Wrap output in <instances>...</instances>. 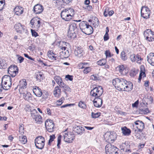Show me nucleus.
<instances>
[{
	"label": "nucleus",
	"mask_w": 154,
	"mask_h": 154,
	"mask_svg": "<svg viewBox=\"0 0 154 154\" xmlns=\"http://www.w3.org/2000/svg\"><path fill=\"white\" fill-rule=\"evenodd\" d=\"M140 72L139 74V75L143 76V78L145 77L146 76V75L145 73V69L144 66L143 65H142L140 66Z\"/></svg>",
	"instance_id": "32"
},
{
	"label": "nucleus",
	"mask_w": 154,
	"mask_h": 154,
	"mask_svg": "<svg viewBox=\"0 0 154 154\" xmlns=\"http://www.w3.org/2000/svg\"><path fill=\"white\" fill-rule=\"evenodd\" d=\"M14 68H15V69L12 72V74L11 75V76L12 77H14L18 73V67L16 66H14Z\"/></svg>",
	"instance_id": "38"
},
{
	"label": "nucleus",
	"mask_w": 154,
	"mask_h": 154,
	"mask_svg": "<svg viewBox=\"0 0 154 154\" xmlns=\"http://www.w3.org/2000/svg\"><path fill=\"white\" fill-rule=\"evenodd\" d=\"M106 63V60L105 59H102L97 62V64L102 66H104Z\"/></svg>",
	"instance_id": "37"
},
{
	"label": "nucleus",
	"mask_w": 154,
	"mask_h": 154,
	"mask_svg": "<svg viewBox=\"0 0 154 154\" xmlns=\"http://www.w3.org/2000/svg\"><path fill=\"white\" fill-rule=\"evenodd\" d=\"M60 89L58 86L56 87L54 91V94L55 97H59L60 95Z\"/></svg>",
	"instance_id": "30"
},
{
	"label": "nucleus",
	"mask_w": 154,
	"mask_h": 154,
	"mask_svg": "<svg viewBox=\"0 0 154 154\" xmlns=\"http://www.w3.org/2000/svg\"><path fill=\"white\" fill-rule=\"evenodd\" d=\"M109 38V36L108 34H105L104 37L103 39L104 41H106L108 40Z\"/></svg>",
	"instance_id": "63"
},
{
	"label": "nucleus",
	"mask_w": 154,
	"mask_h": 154,
	"mask_svg": "<svg viewBox=\"0 0 154 154\" xmlns=\"http://www.w3.org/2000/svg\"><path fill=\"white\" fill-rule=\"evenodd\" d=\"M14 11L16 15L19 16L23 14V8L20 6H17L14 9Z\"/></svg>",
	"instance_id": "23"
},
{
	"label": "nucleus",
	"mask_w": 154,
	"mask_h": 154,
	"mask_svg": "<svg viewBox=\"0 0 154 154\" xmlns=\"http://www.w3.org/2000/svg\"><path fill=\"white\" fill-rule=\"evenodd\" d=\"M124 88L123 89L122 91H131L133 88V85L132 83L130 82H128L124 84Z\"/></svg>",
	"instance_id": "17"
},
{
	"label": "nucleus",
	"mask_w": 154,
	"mask_h": 154,
	"mask_svg": "<svg viewBox=\"0 0 154 154\" xmlns=\"http://www.w3.org/2000/svg\"><path fill=\"white\" fill-rule=\"evenodd\" d=\"M67 11L69 14L71 15L72 17L73 16L75 12L73 8H70L68 10H67Z\"/></svg>",
	"instance_id": "43"
},
{
	"label": "nucleus",
	"mask_w": 154,
	"mask_h": 154,
	"mask_svg": "<svg viewBox=\"0 0 154 154\" xmlns=\"http://www.w3.org/2000/svg\"><path fill=\"white\" fill-rule=\"evenodd\" d=\"M64 99L63 97H61L60 99L56 102V104L57 105L60 106L63 102V100H64Z\"/></svg>",
	"instance_id": "51"
},
{
	"label": "nucleus",
	"mask_w": 154,
	"mask_h": 154,
	"mask_svg": "<svg viewBox=\"0 0 154 154\" xmlns=\"http://www.w3.org/2000/svg\"><path fill=\"white\" fill-rule=\"evenodd\" d=\"M19 140L23 144H25L27 142V139L26 136H20Z\"/></svg>",
	"instance_id": "36"
},
{
	"label": "nucleus",
	"mask_w": 154,
	"mask_h": 154,
	"mask_svg": "<svg viewBox=\"0 0 154 154\" xmlns=\"http://www.w3.org/2000/svg\"><path fill=\"white\" fill-rule=\"evenodd\" d=\"M121 130L123 134L125 136H129L131 133V130L126 126L121 128Z\"/></svg>",
	"instance_id": "22"
},
{
	"label": "nucleus",
	"mask_w": 154,
	"mask_h": 154,
	"mask_svg": "<svg viewBox=\"0 0 154 154\" xmlns=\"http://www.w3.org/2000/svg\"><path fill=\"white\" fill-rule=\"evenodd\" d=\"M106 141L108 143H113L116 139V134L113 132H107L104 135Z\"/></svg>",
	"instance_id": "6"
},
{
	"label": "nucleus",
	"mask_w": 154,
	"mask_h": 154,
	"mask_svg": "<svg viewBox=\"0 0 154 154\" xmlns=\"http://www.w3.org/2000/svg\"><path fill=\"white\" fill-rule=\"evenodd\" d=\"M69 32L70 31L78 32V28L76 24L75 23H71L69 26Z\"/></svg>",
	"instance_id": "25"
},
{
	"label": "nucleus",
	"mask_w": 154,
	"mask_h": 154,
	"mask_svg": "<svg viewBox=\"0 0 154 154\" xmlns=\"http://www.w3.org/2000/svg\"><path fill=\"white\" fill-rule=\"evenodd\" d=\"M109 11V8H106L104 12V15L105 17H107L108 15V13Z\"/></svg>",
	"instance_id": "58"
},
{
	"label": "nucleus",
	"mask_w": 154,
	"mask_h": 154,
	"mask_svg": "<svg viewBox=\"0 0 154 154\" xmlns=\"http://www.w3.org/2000/svg\"><path fill=\"white\" fill-rule=\"evenodd\" d=\"M14 66H11L8 68V73L11 75L12 74V72L15 69L14 68Z\"/></svg>",
	"instance_id": "46"
},
{
	"label": "nucleus",
	"mask_w": 154,
	"mask_h": 154,
	"mask_svg": "<svg viewBox=\"0 0 154 154\" xmlns=\"http://www.w3.org/2000/svg\"><path fill=\"white\" fill-rule=\"evenodd\" d=\"M105 54L106 57H111V53L109 50H107L105 51Z\"/></svg>",
	"instance_id": "61"
},
{
	"label": "nucleus",
	"mask_w": 154,
	"mask_h": 154,
	"mask_svg": "<svg viewBox=\"0 0 154 154\" xmlns=\"http://www.w3.org/2000/svg\"><path fill=\"white\" fill-rule=\"evenodd\" d=\"M17 56L18 57V60L19 61V63H21L24 60V58L21 57L19 55H17Z\"/></svg>",
	"instance_id": "56"
},
{
	"label": "nucleus",
	"mask_w": 154,
	"mask_h": 154,
	"mask_svg": "<svg viewBox=\"0 0 154 154\" xmlns=\"http://www.w3.org/2000/svg\"><path fill=\"white\" fill-rule=\"evenodd\" d=\"M31 31L32 36H34L35 37H36L38 36V33L36 32L34 30L32 29H31Z\"/></svg>",
	"instance_id": "59"
},
{
	"label": "nucleus",
	"mask_w": 154,
	"mask_h": 154,
	"mask_svg": "<svg viewBox=\"0 0 154 154\" xmlns=\"http://www.w3.org/2000/svg\"><path fill=\"white\" fill-rule=\"evenodd\" d=\"M72 17L71 15H70V14H67L66 16L65 19H64L63 20L66 21H68L69 20L71 19H72Z\"/></svg>",
	"instance_id": "57"
},
{
	"label": "nucleus",
	"mask_w": 154,
	"mask_h": 154,
	"mask_svg": "<svg viewBox=\"0 0 154 154\" xmlns=\"http://www.w3.org/2000/svg\"><path fill=\"white\" fill-rule=\"evenodd\" d=\"M78 106L80 107L83 109H85L86 108V105L85 103L82 101H80L78 104Z\"/></svg>",
	"instance_id": "47"
},
{
	"label": "nucleus",
	"mask_w": 154,
	"mask_h": 154,
	"mask_svg": "<svg viewBox=\"0 0 154 154\" xmlns=\"http://www.w3.org/2000/svg\"><path fill=\"white\" fill-rule=\"evenodd\" d=\"M118 148L110 143L107 144L105 146L106 154H118Z\"/></svg>",
	"instance_id": "4"
},
{
	"label": "nucleus",
	"mask_w": 154,
	"mask_h": 154,
	"mask_svg": "<svg viewBox=\"0 0 154 154\" xmlns=\"http://www.w3.org/2000/svg\"><path fill=\"white\" fill-rule=\"evenodd\" d=\"M117 69L120 72H122L124 69V66L123 65H119L117 66Z\"/></svg>",
	"instance_id": "53"
},
{
	"label": "nucleus",
	"mask_w": 154,
	"mask_h": 154,
	"mask_svg": "<svg viewBox=\"0 0 154 154\" xmlns=\"http://www.w3.org/2000/svg\"><path fill=\"white\" fill-rule=\"evenodd\" d=\"M74 54L76 56L81 57L83 55L84 52L82 48L78 47L75 49Z\"/></svg>",
	"instance_id": "21"
},
{
	"label": "nucleus",
	"mask_w": 154,
	"mask_h": 154,
	"mask_svg": "<svg viewBox=\"0 0 154 154\" xmlns=\"http://www.w3.org/2000/svg\"><path fill=\"white\" fill-rule=\"evenodd\" d=\"M45 138L42 136L37 137L35 139V143L36 147L38 149H43L45 145Z\"/></svg>",
	"instance_id": "5"
},
{
	"label": "nucleus",
	"mask_w": 154,
	"mask_h": 154,
	"mask_svg": "<svg viewBox=\"0 0 154 154\" xmlns=\"http://www.w3.org/2000/svg\"><path fill=\"white\" fill-rule=\"evenodd\" d=\"M12 84H9L5 83H4V86H3V89L6 90L9 89L11 86Z\"/></svg>",
	"instance_id": "44"
},
{
	"label": "nucleus",
	"mask_w": 154,
	"mask_h": 154,
	"mask_svg": "<svg viewBox=\"0 0 154 154\" xmlns=\"http://www.w3.org/2000/svg\"><path fill=\"white\" fill-rule=\"evenodd\" d=\"M74 105V104H67L62 106H61V108H65L69 106H73Z\"/></svg>",
	"instance_id": "62"
},
{
	"label": "nucleus",
	"mask_w": 154,
	"mask_h": 154,
	"mask_svg": "<svg viewBox=\"0 0 154 154\" xmlns=\"http://www.w3.org/2000/svg\"><path fill=\"white\" fill-rule=\"evenodd\" d=\"M94 100L96 101V103H98L100 106H102L103 103V100L100 97H95Z\"/></svg>",
	"instance_id": "39"
},
{
	"label": "nucleus",
	"mask_w": 154,
	"mask_h": 154,
	"mask_svg": "<svg viewBox=\"0 0 154 154\" xmlns=\"http://www.w3.org/2000/svg\"><path fill=\"white\" fill-rule=\"evenodd\" d=\"M93 102V103L94 104V106H95L96 107H101L100 105H99V104H98V103H96V101L94 100Z\"/></svg>",
	"instance_id": "64"
},
{
	"label": "nucleus",
	"mask_w": 154,
	"mask_h": 154,
	"mask_svg": "<svg viewBox=\"0 0 154 154\" xmlns=\"http://www.w3.org/2000/svg\"><path fill=\"white\" fill-rule=\"evenodd\" d=\"M23 94V97L24 99L26 100H27L28 101H32V95L29 92H27L24 93Z\"/></svg>",
	"instance_id": "27"
},
{
	"label": "nucleus",
	"mask_w": 154,
	"mask_h": 154,
	"mask_svg": "<svg viewBox=\"0 0 154 154\" xmlns=\"http://www.w3.org/2000/svg\"><path fill=\"white\" fill-rule=\"evenodd\" d=\"M68 14L67 11V9H66L62 11L61 13V16L62 19L63 20L65 19L66 16V15Z\"/></svg>",
	"instance_id": "40"
},
{
	"label": "nucleus",
	"mask_w": 154,
	"mask_h": 154,
	"mask_svg": "<svg viewBox=\"0 0 154 154\" xmlns=\"http://www.w3.org/2000/svg\"><path fill=\"white\" fill-rule=\"evenodd\" d=\"M66 130L64 131V135H63L64 140L66 142L71 143L75 139L74 135L72 134L71 132L66 133Z\"/></svg>",
	"instance_id": "11"
},
{
	"label": "nucleus",
	"mask_w": 154,
	"mask_h": 154,
	"mask_svg": "<svg viewBox=\"0 0 154 154\" xmlns=\"http://www.w3.org/2000/svg\"><path fill=\"white\" fill-rule=\"evenodd\" d=\"M27 83L25 79H23L19 82V91L20 94H24L27 92L26 91Z\"/></svg>",
	"instance_id": "8"
},
{
	"label": "nucleus",
	"mask_w": 154,
	"mask_h": 154,
	"mask_svg": "<svg viewBox=\"0 0 154 154\" xmlns=\"http://www.w3.org/2000/svg\"><path fill=\"white\" fill-rule=\"evenodd\" d=\"M31 115L32 118L35 120L36 122L38 124H41L42 123V118L38 113L35 109L31 111Z\"/></svg>",
	"instance_id": "10"
},
{
	"label": "nucleus",
	"mask_w": 154,
	"mask_h": 154,
	"mask_svg": "<svg viewBox=\"0 0 154 154\" xmlns=\"http://www.w3.org/2000/svg\"><path fill=\"white\" fill-rule=\"evenodd\" d=\"M60 57L61 59L66 58L69 55V52L68 50L66 51H61L60 53Z\"/></svg>",
	"instance_id": "26"
},
{
	"label": "nucleus",
	"mask_w": 154,
	"mask_h": 154,
	"mask_svg": "<svg viewBox=\"0 0 154 154\" xmlns=\"http://www.w3.org/2000/svg\"><path fill=\"white\" fill-rule=\"evenodd\" d=\"M122 145L124 146V148L126 149V152L129 151H130V149H127V148H129L130 146V145H128V143H124L122 144Z\"/></svg>",
	"instance_id": "54"
},
{
	"label": "nucleus",
	"mask_w": 154,
	"mask_h": 154,
	"mask_svg": "<svg viewBox=\"0 0 154 154\" xmlns=\"http://www.w3.org/2000/svg\"><path fill=\"white\" fill-rule=\"evenodd\" d=\"M55 55H56V54L54 53H53L51 50L49 51L48 52L47 55L48 57L51 60L54 59L55 60H57V56H55Z\"/></svg>",
	"instance_id": "29"
},
{
	"label": "nucleus",
	"mask_w": 154,
	"mask_h": 154,
	"mask_svg": "<svg viewBox=\"0 0 154 154\" xmlns=\"http://www.w3.org/2000/svg\"><path fill=\"white\" fill-rule=\"evenodd\" d=\"M39 18L38 17H34L30 21V23L34 27L38 29L40 26V21Z\"/></svg>",
	"instance_id": "13"
},
{
	"label": "nucleus",
	"mask_w": 154,
	"mask_h": 154,
	"mask_svg": "<svg viewBox=\"0 0 154 154\" xmlns=\"http://www.w3.org/2000/svg\"><path fill=\"white\" fill-rule=\"evenodd\" d=\"M24 125L23 124L20 125L19 132L20 134L23 135L24 133Z\"/></svg>",
	"instance_id": "42"
},
{
	"label": "nucleus",
	"mask_w": 154,
	"mask_h": 154,
	"mask_svg": "<svg viewBox=\"0 0 154 154\" xmlns=\"http://www.w3.org/2000/svg\"><path fill=\"white\" fill-rule=\"evenodd\" d=\"M100 113H94L92 112L91 116L93 118L95 119L100 116Z\"/></svg>",
	"instance_id": "48"
},
{
	"label": "nucleus",
	"mask_w": 154,
	"mask_h": 154,
	"mask_svg": "<svg viewBox=\"0 0 154 154\" xmlns=\"http://www.w3.org/2000/svg\"><path fill=\"white\" fill-rule=\"evenodd\" d=\"M91 70V68L90 67H85L83 70V72L85 74H87Z\"/></svg>",
	"instance_id": "50"
},
{
	"label": "nucleus",
	"mask_w": 154,
	"mask_h": 154,
	"mask_svg": "<svg viewBox=\"0 0 154 154\" xmlns=\"http://www.w3.org/2000/svg\"><path fill=\"white\" fill-rule=\"evenodd\" d=\"M45 125L46 129L49 132H52L54 131V123L51 120H47L45 122Z\"/></svg>",
	"instance_id": "12"
},
{
	"label": "nucleus",
	"mask_w": 154,
	"mask_h": 154,
	"mask_svg": "<svg viewBox=\"0 0 154 154\" xmlns=\"http://www.w3.org/2000/svg\"><path fill=\"white\" fill-rule=\"evenodd\" d=\"M50 138L48 142V144L49 145L51 144V143L54 140V139L55 138L54 135H50Z\"/></svg>",
	"instance_id": "52"
},
{
	"label": "nucleus",
	"mask_w": 154,
	"mask_h": 154,
	"mask_svg": "<svg viewBox=\"0 0 154 154\" xmlns=\"http://www.w3.org/2000/svg\"><path fill=\"white\" fill-rule=\"evenodd\" d=\"M33 88L32 91L35 95L38 97H41L42 95L41 89L36 86L33 87Z\"/></svg>",
	"instance_id": "19"
},
{
	"label": "nucleus",
	"mask_w": 154,
	"mask_h": 154,
	"mask_svg": "<svg viewBox=\"0 0 154 154\" xmlns=\"http://www.w3.org/2000/svg\"><path fill=\"white\" fill-rule=\"evenodd\" d=\"M103 93V90L102 86H98L92 89L90 92L91 95L95 97H100Z\"/></svg>",
	"instance_id": "3"
},
{
	"label": "nucleus",
	"mask_w": 154,
	"mask_h": 154,
	"mask_svg": "<svg viewBox=\"0 0 154 154\" xmlns=\"http://www.w3.org/2000/svg\"><path fill=\"white\" fill-rule=\"evenodd\" d=\"M73 129L74 131L80 135L84 133L85 130L84 128L80 126H75L73 127Z\"/></svg>",
	"instance_id": "15"
},
{
	"label": "nucleus",
	"mask_w": 154,
	"mask_h": 154,
	"mask_svg": "<svg viewBox=\"0 0 154 154\" xmlns=\"http://www.w3.org/2000/svg\"><path fill=\"white\" fill-rule=\"evenodd\" d=\"M23 25H22L20 23L16 24L14 26V28L16 30V32L20 33H22V28Z\"/></svg>",
	"instance_id": "28"
},
{
	"label": "nucleus",
	"mask_w": 154,
	"mask_h": 154,
	"mask_svg": "<svg viewBox=\"0 0 154 154\" xmlns=\"http://www.w3.org/2000/svg\"><path fill=\"white\" fill-rule=\"evenodd\" d=\"M43 6L40 4H37L35 5L33 8V11L36 14L41 13L43 11Z\"/></svg>",
	"instance_id": "16"
},
{
	"label": "nucleus",
	"mask_w": 154,
	"mask_h": 154,
	"mask_svg": "<svg viewBox=\"0 0 154 154\" xmlns=\"http://www.w3.org/2000/svg\"><path fill=\"white\" fill-rule=\"evenodd\" d=\"M151 11L147 7L143 6L141 10V16L144 18L147 19L149 17Z\"/></svg>",
	"instance_id": "9"
},
{
	"label": "nucleus",
	"mask_w": 154,
	"mask_h": 154,
	"mask_svg": "<svg viewBox=\"0 0 154 154\" xmlns=\"http://www.w3.org/2000/svg\"><path fill=\"white\" fill-rule=\"evenodd\" d=\"M61 137L62 136L61 135H60L58 136L57 138V148L59 149H60V145L61 144Z\"/></svg>",
	"instance_id": "45"
},
{
	"label": "nucleus",
	"mask_w": 154,
	"mask_h": 154,
	"mask_svg": "<svg viewBox=\"0 0 154 154\" xmlns=\"http://www.w3.org/2000/svg\"><path fill=\"white\" fill-rule=\"evenodd\" d=\"M22 28V33H27V30L26 27L24 26H23Z\"/></svg>",
	"instance_id": "60"
},
{
	"label": "nucleus",
	"mask_w": 154,
	"mask_h": 154,
	"mask_svg": "<svg viewBox=\"0 0 154 154\" xmlns=\"http://www.w3.org/2000/svg\"><path fill=\"white\" fill-rule=\"evenodd\" d=\"M130 59L132 62L136 61L138 63H141V58L138 54L135 55L134 54H132L130 55Z\"/></svg>",
	"instance_id": "18"
},
{
	"label": "nucleus",
	"mask_w": 154,
	"mask_h": 154,
	"mask_svg": "<svg viewBox=\"0 0 154 154\" xmlns=\"http://www.w3.org/2000/svg\"><path fill=\"white\" fill-rule=\"evenodd\" d=\"M60 87L61 88H63L64 90L65 91L69 92L71 91V89L64 82L62 85H60Z\"/></svg>",
	"instance_id": "35"
},
{
	"label": "nucleus",
	"mask_w": 154,
	"mask_h": 154,
	"mask_svg": "<svg viewBox=\"0 0 154 154\" xmlns=\"http://www.w3.org/2000/svg\"><path fill=\"white\" fill-rule=\"evenodd\" d=\"M41 72H40L39 73L36 75V79L37 80L40 82L41 80V78L42 76V75L41 74Z\"/></svg>",
	"instance_id": "55"
},
{
	"label": "nucleus",
	"mask_w": 154,
	"mask_h": 154,
	"mask_svg": "<svg viewBox=\"0 0 154 154\" xmlns=\"http://www.w3.org/2000/svg\"><path fill=\"white\" fill-rule=\"evenodd\" d=\"M78 32L70 31V32H69V31H68V35L71 39H74L76 37V33H77Z\"/></svg>",
	"instance_id": "34"
},
{
	"label": "nucleus",
	"mask_w": 154,
	"mask_h": 154,
	"mask_svg": "<svg viewBox=\"0 0 154 154\" xmlns=\"http://www.w3.org/2000/svg\"><path fill=\"white\" fill-rule=\"evenodd\" d=\"M79 27L82 32L87 35H90L93 32L92 27L85 21H82L79 24Z\"/></svg>",
	"instance_id": "1"
},
{
	"label": "nucleus",
	"mask_w": 154,
	"mask_h": 154,
	"mask_svg": "<svg viewBox=\"0 0 154 154\" xmlns=\"http://www.w3.org/2000/svg\"><path fill=\"white\" fill-rule=\"evenodd\" d=\"M65 79L66 81H72L73 79V76L68 74L66 75Z\"/></svg>",
	"instance_id": "49"
},
{
	"label": "nucleus",
	"mask_w": 154,
	"mask_h": 154,
	"mask_svg": "<svg viewBox=\"0 0 154 154\" xmlns=\"http://www.w3.org/2000/svg\"><path fill=\"white\" fill-rule=\"evenodd\" d=\"M146 59L149 64L154 66V53H150L147 56Z\"/></svg>",
	"instance_id": "20"
},
{
	"label": "nucleus",
	"mask_w": 154,
	"mask_h": 154,
	"mask_svg": "<svg viewBox=\"0 0 154 154\" xmlns=\"http://www.w3.org/2000/svg\"><path fill=\"white\" fill-rule=\"evenodd\" d=\"M134 123L137 126L136 128L137 129L138 131L139 132H141L145 127L144 123L140 120L136 121Z\"/></svg>",
	"instance_id": "14"
},
{
	"label": "nucleus",
	"mask_w": 154,
	"mask_h": 154,
	"mask_svg": "<svg viewBox=\"0 0 154 154\" xmlns=\"http://www.w3.org/2000/svg\"><path fill=\"white\" fill-rule=\"evenodd\" d=\"M144 35L146 39L151 42L154 40V32L150 29H147L144 32Z\"/></svg>",
	"instance_id": "7"
},
{
	"label": "nucleus",
	"mask_w": 154,
	"mask_h": 154,
	"mask_svg": "<svg viewBox=\"0 0 154 154\" xmlns=\"http://www.w3.org/2000/svg\"><path fill=\"white\" fill-rule=\"evenodd\" d=\"M54 79L60 87V85L63 83V82L62 78L59 76H55Z\"/></svg>",
	"instance_id": "31"
},
{
	"label": "nucleus",
	"mask_w": 154,
	"mask_h": 154,
	"mask_svg": "<svg viewBox=\"0 0 154 154\" xmlns=\"http://www.w3.org/2000/svg\"><path fill=\"white\" fill-rule=\"evenodd\" d=\"M2 82L9 84H12V79L10 76L5 75L2 78Z\"/></svg>",
	"instance_id": "24"
},
{
	"label": "nucleus",
	"mask_w": 154,
	"mask_h": 154,
	"mask_svg": "<svg viewBox=\"0 0 154 154\" xmlns=\"http://www.w3.org/2000/svg\"><path fill=\"white\" fill-rule=\"evenodd\" d=\"M120 57L124 61L126 60L127 59L125 53L124 51H122L121 53Z\"/></svg>",
	"instance_id": "41"
},
{
	"label": "nucleus",
	"mask_w": 154,
	"mask_h": 154,
	"mask_svg": "<svg viewBox=\"0 0 154 154\" xmlns=\"http://www.w3.org/2000/svg\"><path fill=\"white\" fill-rule=\"evenodd\" d=\"M7 65L4 60H0V68L5 69Z\"/></svg>",
	"instance_id": "33"
},
{
	"label": "nucleus",
	"mask_w": 154,
	"mask_h": 154,
	"mask_svg": "<svg viewBox=\"0 0 154 154\" xmlns=\"http://www.w3.org/2000/svg\"><path fill=\"white\" fill-rule=\"evenodd\" d=\"M127 82V80L122 78H116L112 80V84L118 90L122 91L124 89V84Z\"/></svg>",
	"instance_id": "2"
}]
</instances>
